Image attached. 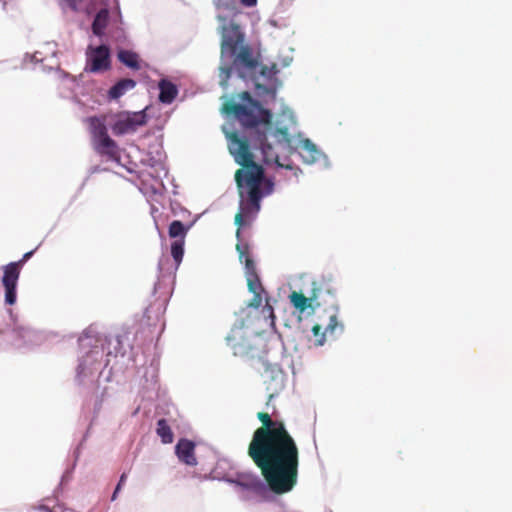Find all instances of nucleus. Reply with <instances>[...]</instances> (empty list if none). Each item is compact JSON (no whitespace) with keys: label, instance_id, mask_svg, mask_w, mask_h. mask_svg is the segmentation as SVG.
I'll use <instances>...</instances> for the list:
<instances>
[{"label":"nucleus","instance_id":"f257e3e1","mask_svg":"<svg viewBox=\"0 0 512 512\" xmlns=\"http://www.w3.org/2000/svg\"><path fill=\"white\" fill-rule=\"evenodd\" d=\"M240 103L227 99L222 105V112L228 117L235 118L244 128L249 129V140L239 136L238 132H226L228 149L236 163L242 168L235 172V181L240 196L239 211L235 215L238 226L236 250L239 260L245 264L246 277L257 274L256 265L250 255L248 243L241 239V227L246 224V218L260 210L261 199L273 191V182L265 178L264 169L254 161L250 143L259 150L262 161L275 164L280 168L292 170V161L280 158L281 151L289 150L291 139L286 127L275 128L272 123V113L255 100L248 91L238 94Z\"/></svg>","mask_w":512,"mask_h":512},{"label":"nucleus","instance_id":"f03ea898","mask_svg":"<svg viewBox=\"0 0 512 512\" xmlns=\"http://www.w3.org/2000/svg\"><path fill=\"white\" fill-rule=\"evenodd\" d=\"M261 422L248 446V455L260 469L269 489L277 495L290 492L297 484L299 449L282 420L258 412Z\"/></svg>","mask_w":512,"mask_h":512},{"label":"nucleus","instance_id":"7ed1b4c3","mask_svg":"<svg viewBox=\"0 0 512 512\" xmlns=\"http://www.w3.org/2000/svg\"><path fill=\"white\" fill-rule=\"evenodd\" d=\"M222 23L221 54L223 56L235 55L238 47L244 44L245 35L241 26L234 20V17Z\"/></svg>","mask_w":512,"mask_h":512},{"label":"nucleus","instance_id":"20e7f679","mask_svg":"<svg viewBox=\"0 0 512 512\" xmlns=\"http://www.w3.org/2000/svg\"><path fill=\"white\" fill-rule=\"evenodd\" d=\"M21 268L18 264L9 263L3 266L2 284L5 288V302L13 305L16 302V287Z\"/></svg>","mask_w":512,"mask_h":512},{"label":"nucleus","instance_id":"39448f33","mask_svg":"<svg viewBox=\"0 0 512 512\" xmlns=\"http://www.w3.org/2000/svg\"><path fill=\"white\" fill-rule=\"evenodd\" d=\"M147 123L145 111L127 113L121 116L113 125L112 130L115 134H126L134 132L138 127Z\"/></svg>","mask_w":512,"mask_h":512},{"label":"nucleus","instance_id":"423d86ee","mask_svg":"<svg viewBox=\"0 0 512 512\" xmlns=\"http://www.w3.org/2000/svg\"><path fill=\"white\" fill-rule=\"evenodd\" d=\"M98 36L106 27L108 19L119 21L121 18L120 6L118 0H98Z\"/></svg>","mask_w":512,"mask_h":512},{"label":"nucleus","instance_id":"0eeeda50","mask_svg":"<svg viewBox=\"0 0 512 512\" xmlns=\"http://www.w3.org/2000/svg\"><path fill=\"white\" fill-rule=\"evenodd\" d=\"M234 57L233 66L239 71L240 77L244 78L245 75L241 71L242 68L248 71H254L258 65V60L253 56L252 49L248 45H241L238 47L235 55H229Z\"/></svg>","mask_w":512,"mask_h":512},{"label":"nucleus","instance_id":"6e6552de","mask_svg":"<svg viewBox=\"0 0 512 512\" xmlns=\"http://www.w3.org/2000/svg\"><path fill=\"white\" fill-rule=\"evenodd\" d=\"M213 2L218 10L226 12L218 15L220 22L241 14L239 3L245 7H254L257 4V0H213Z\"/></svg>","mask_w":512,"mask_h":512},{"label":"nucleus","instance_id":"1a4fd4ad","mask_svg":"<svg viewBox=\"0 0 512 512\" xmlns=\"http://www.w3.org/2000/svg\"><path fill=\"white\" fill-rule=\"evenodd\" d=\"M324 285L325 281L315 284L314 287H312V293L309 298L301 292L293 291L289 295L291 304L300 313H303L308 308H312V302L316 301L320 297Z\"/></svg>","mask_w":512,"mask_h":512},{"label":"nucleus","instance_id":"9d476101","mask_svg":"<svg viewBox=\"0 0 512 512\" xmlns=\"http://www.w3.org/2000/svg\"><path fill=\"white\" fill-rule=\"evenodd\" d=\"M175 453L179 460L186 465H197V458L195 456V443L193 441L185 438L180 439L175 446Z\"/></svg>","mask_w":512,"mask_h":512},{"label":"nucleus","instance_id":"9b49d317","mask_svg":"<svg viewBox=\"0 0 512 512\" xmlns=\"http://www.w3.org/2000/svg\"><path fill=\"white\" fill-rule=\"evenodd\" d=\"M104 127L98 124V152L105 154L110 159H118V147L116 143L106 135Z\"/></svg>","mask_w":512,"mask_h":512},{"label":"nucleus","instance_id":"f8f14e48","mask_svg":"<svg viewBox=\"0 0 512 512\" xmlns=\"http://www.w3.org/2000/svg\"><path fill=\"white\" fill-rule=\"evenodd\" d=\"M234 483L252 492H259L263 488V482L253 473H238Z\"/></svg>","mask_w":512,"mask_h":512},{"label":"nucleus","instance_id":"ddd939ff","mask_svg":"<svg viewBox=\"0 0 512 512\" xmlns=\"http://www.w3.org/2000/svg\"><path fill=\"white\" fill-rule=\"evenodd\" d=\"M74 10L84 11L91 17V31L96 35V4L93 0L86 3L85 0H67Z\"/></svg>","mask_w":512,"mask_h":512},{"label":"nucleus","instance_id":"4468645a","mask_svg":"<svg viewBox=\"0 0 512 512\" xmlns=\"http://www.w3.org/2000/svg\"><path fill=\"white\" fill-rule=\"evenodd\" d=\"M339 326L338 317L336 313H332L329 316V323L327 324L325 331L322 332V326L315 324L312 327V333L316 337V345H323L325 342L326 333L333 334L336 328Z\"/></svg>","mask_w":512,"mask_h":512},{"label":"nucleus","instance_id":"2eb2a0df","mask_svg":"<svg viewBox=\"0 0 512 512\" xmlns=\"http://www.w3.org/2000/svg\"><path fill=\"white\" fill-rule=\"evenodd\" d=\"M135 86L136 82L133 79H121L109 89L108 98L110 100H117L127 91L132 90Z\"/></svg>","mask_w":512,"mask_h":512},{"label":"nucleus","instance_id":"dca6fc26","mask_svg":"<svg viewBox=\"0 0 512 512\" xmlns=\"http://www.w3.org/2000/svg\"><path fill=\"white\" fill-rule=\"evenodd\" d=\"M159 100L164 104H171L177 97L178 89L175 84L168 80H161L159 82Z\"/></svg>","mask_w":512,"mask_h":512},{"label":"nucleus","instance_id":"f3484780","mask_svg":"<svg viewBox=\"0 0 512 512\" xmlns=\"http://www.w3.org/2000/svg\"><path fill=\"white\" fill-rule=\"evenodd\" d=\"M118 60L123 63L125 66L133 69H140V61L137 53L130 50H119L117 54Z\"/></svg>","mask_w":512,"mask_h":512},{"label":"nucleus","instance_id":"a211bd4d","mask_svg":"<svg viewBox=\"0 0 512 512\" xmlns=\"http://www.w3.org/2000/svg\"><path fill=\"white\" fill-rule=\"evenodd\" d=\"M156 433L164 444H170L174 440V434L165 419L157 421Z\"/></svg>","mask_w":512,"mask_h":512},{"label":"nucleus","instance_id":"6ab92c4d","mask_svg":"<svg viewBox=\"0 0 512 512\" xmlns=\"http://www.w3.org/2000/svg\"><path fill=\"white\" fill-rule=\"evenodd\" d=\"M188 230L189 226L185 227L181 221L174 220L169 225L168 234L170 238H173L175 240H185Z\"/></svg>","mask_w":512,"mask_h":512},{"label":"nucleus","instance_id":"aec40b11","mask_svg":"<svg viewBox=\"0 0 512 512\" xmlns=\"http://www.w3.org/2000/svg\"><path fill=\"white\" fill-rule=\"evenodd\" d=\"M111 67L109 48L105 45L98 46V71L107 70Z\"/></svg>","mask_w":512,"mask_h":512},{"label":"nucleus","instance_id":"412c9836","mask_svg":"<svg viewBox=\"0 0 512 512\" xmlns=\"http://www.w3.org/2000/svg\"><path fill=\"white\" fill-rule=\"evenodd\" d=\"M185 240L177 239L171 243V255L177 266L180 265L184 255Z\"/></svg>","mask_w":512,"mask_h":512},{"label":"nucleus","instance_id":"4be33fe9","mask_svg":"<svg viewBox=\"0 0 512 512\" xmlns=\"http://www.w3.org/2000/svg\"><path fill=\"white\" fill-rule=\"evenodd\" d=\"M87 63L84 68V72H95L96 71V47L90 44L87 48Z\"/></svg>","mask_w":512,"mask_h":512},{"label":"nucleus","instance_id":"5701e85b","mask_svg":"<svg viewBox=\"0 0 512 512\" xmlns=\"http://www.w3.org/2000/svg\"><path fill=\"white\" fill-rule=\"evenodd\" d=\"M246 278L248 289L251 293L257 294L263 292V287L258 274H252V276H247Z\"/></svg>","mask_w":512,"mask_h":512},{"label":"nucleus","instance_id":"b1692460","mask_svg":"<svg viewBox=\"0 0 512 512\" xmlns=\"http://www.w3.org/2000/svg\"><path fill=\"white\" fill-rule=\"evenodd\" d=\"M232 69H233V67H232V66H225V67H221V68H220V77H221L220 84H221L223 87H226V86H227V84H228V79H229V78H230V76H231Z\"/></svg>","mask_w":512,"mask_h":512},{"label":"nucleus","instance_id":"393cba45","mask_svg":"<svg viewBox=\"0 0 512 512\" xmlns=\"http://www.w3.org/2000/svg\"><path fill=\"white\" fill-rule=\"evenodd\" d=\"M322 281H325V285H324V286H323V288H322V292H323V291H326V292H327V293H329V294H334V293L336 292V288H335V286L333 285L331 278H328V279H327V278H325V277H322L320 280H318V281H314V282H313V286H314L315 284H319V283H320V282H322Z\"/></svg>","mask_w":512,"mask_h":512},{"label":"nucleus","instance_id":"a878e982","mask_svg":"<svg viewBox=\"0 0 512 512\" xmlns=\"http://www.w3.org/2000/svg\"><path fill=\"white\" fill-rule=\"evenodd\" d=\"M89 125V132L91 135L92 143L96 145V116H90L86 119Z\"/></svg>","mask_w":512,"mask_h":512},{"label":"nucleus","instance_id":"bb28decb","mask_svg":"<svg viewBox=\"0 0 512 512\" xmlns=\"http://www.w3.org/2000/svg\"><path fill=\"white\" fill-rule=\"evenodd\" d=\"M33 253H34V250L29 251V252L25 253L19 261H16L13 263L18 264V267H20L22 269L24 264L32 257Z\"/></svg>","mask_w":512,"mask_h":512},{"label":"nucleus","instance_id":"cd10ccee","mask_svg":"<svg viewBox=\"0 0 512 512\" xmlns=\"http://www.w3.org/2000/svg\"><path fill=\"white\" fill-rule=\"evenodd\" d=\"M262 293L253 294V299L250 303V306L258 308L262 302Z\"/></svg>","mask_w":512,"mask_h":512},{"label":"nucleus","instance_id":"c85d7f7f","mask_svg":"<svg viewBox=\"0 0 512 512\" xmlns=\"http://www.w3.org/2000/svg\"><path fill=\"white\" fill-rule=\"evenodd\" d=\"M125 480H126V475L122 474L120 477V480L115 488V491L113 493L112 500H114L116 498V494L119 492L121 486L125 483Z\"/></svg>","mask_w":512,"mask_h":512},{"label":"nucleus","instance_id":"c756f323","mask_svg":"<svg viewBox=\"0 0 512 512\" xmlns=\"http://www.w3.org/2000/svg\"><path fill=\"white\" fill-rule=\"evenodd\" d=\"M304 148H306L308 151H311V152L316 151L315 146L312 143H310L309 140L305 141Z\"/></svg>","mask_w":512,"mask_h":512},{"label":"nucleus","instance_id":"7c9ffc66","mask_svg":"<svg viewBox=\"0 0 512 512\" xmlns=\"http://www.w3.org/2000/svg\"><path fill=\"white\" fill-rule=\"evenodd\" d=\"M79 102H80L83 106H87V107H89V108H91V109H93V108H94V105H93V104L95 103V100H94V99H92V98L88 100V102H91V103H92L91 105H89V103H87L85 100H80Z\"/></svg>","mask_w":512,"mask_h":512},{"label":"nucleus","instance_id":"2f4dec72","mask_svg":"<svg viewBox=\"0 0 512 512\" xmlns=\"http://www.w3.org/2000/svg\"><path fill=\"white\" fill-rule=\"evenodd\" d=\"M269 310H270L271 314L273 315V308L271 306H269Z\"/></svg>","mask_w":512,"mask_h":512}]
</instances>
